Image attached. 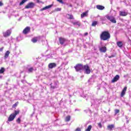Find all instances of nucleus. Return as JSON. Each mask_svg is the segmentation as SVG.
Instances as JSON below:
<instances>
[{"label":"nucleus","instance_id":"obj_1","mask_svg":"<svg viewBox=\"0 0 131 131\" xmlns=\"http://www.w3.org/2000/svg\"><path fill=\"white\" fill-rule=\"evenodd\" d=\"M110 37L111 35L108 31H103L100 35L101 40H108Z\"/></svg>","mask_w":131,"mask_h":131},{"label":"nucleus","instance_id":"obj_2","mask_svg":"<svg viewBox=\"0 0 131 131\" xmlns=\"http://www.w3.org/2000/svg\"><path fill=\"white\" fill-rule=\"evenodd\" d=\"M83 71H84V73H85V74H90L91 73V69L89 66L85 65L83 66Z\"/></svg>","mask_w":131,"mask_h":131},{"label":"nucleus","instance_id":"obj_3","mask_svg":"<svg viewBox=\"0 0 131 131\" xmlns=\"http://www.w3.org/2000/svg\"><path fill=\"white\" fill-rule=\"evenodd\" d=\"M105 17L107 19V20H109V21L112 22V23H116V19H115V17H114V16L107 15L105 16Z\"/></svg>","mask_w":131,"mask_h":131},{"label":"nucleus","instance_id":"obj_4","mask_svg":"<svg viewBox=\"0 0 131 131\" xmlns=\"http://www.w3.org/2000/svg\"><path fill=\"white\" fill-rule=\"evenodd\" d=\"M74 68L76 71L78 72V71H81V70H83V66H82V64H77L75 67H74Z\"/></svg>","mask_w":131,"mask_h":131},{"label":"nucleus","instance_id":"obj_5","mask_svg":"<svg viewBox=\"0 0 131 131\" xmlns=\"http://www.w3.org/2000/svg\"><path fill=\"white\" fill-rule=\"evenodd\" d=\"M35 6V4L34 3L31 2L28 4V5L25 6V9H33Z\"/></svg>","mask_w":131,"mask_h":131},{"label":"nucleus","instance_id":"obj_6","mask_svg":"<svg viewBox=\"0 0 131 131\" xmlns=\"http://www.w3.org/2000/svg\"><path fill=\"white\" fill-rule=\"evenodd\" d=\"M27 69L28 70V73H32L35 70L33 67H30V65L27 66Z\"/></svg>","mask_w":131,"mask_h":131},{"label":"nucleus","instance_id":"obj_7","mask_svg":"<svg viewBox=\"0 0 131 131\" xmlns=\"http://www.w3.org/2000/svg\"><path fill=\"white\" fill-rule=\"evenodd\" d=\"M11 30H7L6 32L3 33V36L4 37H8V36H10L11 35Z\"/></svg>","mask_w":131,"mask_h":131},{"label":"nucleus","instance_id":"obj_8","mask_svg":"<svg viewBox=\"0 0 131 131\" xmlns=\"http://www.w3.org/2000/svg\"><path fill=\"white\" fill-rule=\"evenodd\" d=\"M57 66V64L55 62L50 63L48 65V67L49 69H53V68H55Z\"/></svg>","mask_w":131,"mask_h":131},{"label":"nucleus","instance_id":"obj_9","mask_svg":"<svg viewBox=\"0 0 131 131\" xmlns=\"http://www.w3.org/2000/svg\"><path fill=\"white\" fill-rule=\"evenodd\" d=\"M30 31V27H27L23 31L24 34H27Z\"/></svg>","mask_w":131,"mask_h":131},{"label":"nucleus","instance_id":"obj_10","mask_svg":"<svg viewBox=\"0 0 131 131\" xmlns=\"http://www.w3.org/2000/svg\"><path fill=\"white\" fill-rule=\"evenodd\" d=\"M120 78L119 75H116L114 78L112 80V83H114V82H116V81H117V80H118Z\"/></svg>","mask_w":131,"mask_h":131},{"label":"nucleus","instance_id":"obj_11","mask_svg":"<svg viewBox=\"0 0 131 131\" xmlns=\"http://www.w3.org/2000/svg\"><path fill=\"white\" fill-rule=\"evenodd\" d=\"M99 51L101 52V53H106L107 51V48L106 47H102L99 48Z\"/></svg>","mask_w":131,"mask_h":131},{"label":"nucleus","instance_id":"obj_12","mask_svg":"<svg viewBox=\"0 0 131 131\" xmlns=\"http://www.w3.org/2000/svg\"><path fill=\"white\" fill-rule=\"evenodd\" d=\"M15 116H14L13 114H11L8 118V121H13L14 119H15Z\"/></svg>","mask_w":131,"mask_h":131},{"label":"nucleus","instance_id":"obj_13","mask_svg":"<svg viewBox=\"0 0 131 131\" xmlns=\"http://www.w3.org/2000/svg\"><path fill=\"white\" fill-rule=\"evenodd\" d=\"M126 90H127V87L125 86L123 90L122 91L121 94V97H123L124 95H125V93H126Z\"/></svg>","mask_w":131,"mask_h":131},{"label":"nucleus","instance_id":"obj_14","mask_svg":"<svg viewBox=\"0 0 131 131\" xmlns=\"http://www.w3.org/2000/svg\"><path fill=\"white\" fill-rule=\"evenodd\" d=\"M53 7V5H48L47 6H46L45 7H43V8L40 9L41 11H45V10H48V9H51V7Z\"/></svg>","mask_w":131,"mask_h":131},{"label":"nucleus","instance_id":"obj_15","mask_svg":"<svg viewBox=\"0 0 131 131\" xmlns=\"http://www.w3.org/2000/svg\"><path fill=\"white\" fill-rule=\"evenodd\" d=\"M72 24H73V25L78 26V27H79V26H80L81 25L80 23L77 20H75L74 21H73Z\"/></svg>","mask_w":131,"mask_h":131},{"label":"nucleus","instance_id":"obj_16","mask_svg":"<svg viewBox=\"0 0 131 131\" xmlns=\"http://www.w3.org/2000/svg\"><path fill=\"white\" fill-rule=\"evenodd\" d=\"M120 16H127V12L125 11H120Z\"/></svg>","mask_w":131,"mask_h":131},{"label":"nucleus","instance_id":"obj_17","mask_svg":"<svg viewBox=\"0 0 131 131\" xmlns=\"http://www.w3.org/2000/svg\"><path fill=\"white\" fill-rule=\"evenodd\" d=\"M96 8L98 10H104L105 9V7L102 6V5H97Z\"/></svg>","mask_w":131,"mask_h":131},{"label":"nucleus","instance_id":"obj_18","mask_svg":"<svg viewBox=\"0 0 131 131\" xmlns=\"http://www.w3.org/2000/svg\"><path fill=\"white\" fill-rule=\"evenodd\" d=\"M113 128H114V125L112 124V125H108L107 126V129H108V130L111 131V130H112V129H113Z\"/></svg>","mask_w":131,"mask_h":131},{"label":"nucleus","instance_id":"obj_19","mask_svg":"<svg viewBox=\"0 0 131 131\" xmlns=\"http://www.w3.org/2000/svg\"><path fill=\"white\" fill-rule=\"evenodd\" d=\"M39 39V37H36L33 39H32V42L35 43L37 42V40Z\"/></svg>","mask_w":131,"mask_h":131},{"label":"nucleus","instance_id":"obj_20","mask_svg":"<svg viewBox=\"0 0 131 131\" xmlns=\"http://www.w3.org/2000/svg\"><path fill=\"white\" fill-rule=\"evenodd\" d=\"M117 45L119 48H122V46H123V43L122 41H118L117 42Z\"/></svg>","mask_w":131,"mask_h":131},{"label":"nucleus","instance_id":"obj_21","mask_svg":"<svg viewBox=\"0 0 131 131\" xmlns=\"http://www.w3.org/2000/svg\"><path fill=\"white\" fill-rule=\"evenodd\" d=\"M19 113H20V111L19 110H17L14 111V113L12 114L14 116H17V115H18V114H19Z\"/></svg>","mask_w":131,"mask_h":131},{"label":"nucleus","instance_id":"obj_22","mask_svg":"<svg viewBox=\"0 0 131 131\" xmlns=\"http://www.w3.org/2000/svg\"><path fill=\"white\" fill-rule=\"evenodd\" d=\"M59 42L61 45H63L65 42V39L63 38H59Z\"/></svg>","mask_w":131,"mask_h":131},{"label":"nucleus","instance_id":"obj_23","mask_svg":"<svg viewBox=\"0 0 131 131\" xmlns=\"http://www.w3.org/2000/svg\"><path fill=\"white\" fill-rule=\"evenodd\" d=\"M9 55H10V51H7L5 54V56H4L5 59H7V58L9 57Z\"/></svg>","mask_w":131,"mask_h":131},{"label":"nucleus","instance_id":"obj_24","mask_svg":"<svg viewBox=\"0 0 131 131\" xmlns=\"http://www.w3.org/2000/svg\"><path fill=\"white\" fill-rule=\"evenodd\" d=\"M86 16H88V12H84L82 14H81V18L86 17Z\"/></svg>","mask_w":131,"mask_h":131},{"label":"nucleus","instance_id":"obj_25","mask_svg":"<svg viewBox=\"0 0 131 131\" xmlns=\"http://www.w3.org/2000/svg\"><path fill=\"white\" fill-rule=\"evenodd\" d=\"M70 119H71V117L70 116H67L66 118V121H70Z\"/></svg>","mask_w":131,"mask_h":131},{"label":"nucleus","instance_id":"obj_26","mask_svg":"<svg viewBox=\"0 0 131 131\" xmlns=\"http://www.w3.org/2000/svg\"><path fill=\"white\" fill-rule=\"evenodd\" d=\"M67 17L69 19H74V18L73 17V15H72L67 14Z\"/></svg>","mask_w":131,"mask_h":131},{"label":"nucleus","instance_id":"obj_27","mask_svg":"<svg viewBox=\"0 0 131 131\" xmlns=\"http://www.w3.org/2000/svg\"><path fill=\"white\" fill-rule=\"evenodd\" d=\"M28 0H23L20 3H19V6H22L25 3H26Z\"/></svg>","mask_w":131,"mask_h":131},{"label":"nucleus","instance_id":"obj_28","mask_svg":"<svg viewBox=\"0 0 131 131\" xmlns=\"http://www.w3.org/2000/svg\"><path fill=\"white\" fill-rule=\"evenodd\" d=\"M5 72V68H1L0 69V74H2Z\"/></svg>","mask_w":131,"mask_h":131},{"label":"nucleus","instance_id":"obj_29","mask_svg":"<svg viewBox=\"0 0 131 131\" xmlns=\"http://www.w3.org/2000/svg\"><path fill=\"white\" fill-rule=\"evenodd\" d=\"M91 129H92V125H90L88 127L85 131H91Z\"/></svg>","mask_w":131,"mask_h":131},{"label":"nucleus","instance_id":"obj_30","mask_svg":"<svg viewBox=\"0 0 131 131\" xmlns=\"http://www.w3.org/2000/svg\"><path fill=\"white\" fill-rule=\"evenodd\" d=\"M97 22L95 21H93L92 23V26H96V25H97Z\"/></svg>","mask_w":131,"mask_h":131},{"label":"nucleus","instance_id":"obj_31","mask_svg":"<svg viewBox=\"0 0 131 131\" xmlns=\"http://www.w3.org/2000/svg\"><path fill=\"white\" fill-rule=\"evenodd\" d=\"M16 122H17V123H21V119H20V118H18L17 120H16Z\"/></svg>","mask_w":131,"mask_h":131},{"label":"nucleus","instance_id":"obj_32","mask_svg":"<svg viewBox=\"0 0 131 131\" xmlns=\"http://www.w3.org/2000/svg\"><path fill=\"white\" fill-rule=\"evenodd\" d=\"M98 125L100 128H102V124L101 123H98Z\"/></svg>","mask_w":131,"mask_h":131},{"label":"nucleus","instance_id":"obj_33","mask_svg":"<svg viewBox=\"0 0 131 131\" xmlns=\"http://www.w3.org/2000/svg\"><path fill=\"white\" fill-rule=\"evenodd\" d=\"M115 114H117L118 113H119V110H115Z\"/></svg>","mask_w":131,"mask_h":131},{"label":"nucleus","instance_id":"obj_34","mask_svg":"<svg viewBox=\"0 0 131 131\" xmlns=\"http://www.w3.org/2000/svg\"><path fill=\"white\" fill-rule=\"evenodd\" d=\"M57 2H59L60 4H64V2H63L62 0H57Z\"/></svg>","mask_w":131,"mask_h":131},{"label":"nucleus","instance_id":"obj_35","mask_svg":"<svg viewBox=\"0 0 131 131\" xmlns=\"http://www.w3.org/2000/svg\"><path fill=\"white\" fill-rule=\"evenodd\" d=\"M55 10L57 11V12H59L61 11V8H56Z\"/></svg>","mask_w":131,"mask_h":131},{"label":"nucleus","instance_id":"obj_36","mask_svg":"<svg viewBox=\"0 0 131 131\" xmlns=\"http://www.w3.org/2000/svg\"><path fill=\"white\" fill-rule=\"evenodd\" d=\"M76 131H81V129L80 128H77Z\"/></svg>","mask_w":131,"mask_h":131},{"label":"nucleus","instance_id":"obj_37","mask_svg":"<svg viewBox=\"0 0 131 131\" xmlns=\"http://www.w3.org/2000/svg\"><path fill=\"white\" fill-rule=\"evenodd\" d=\"M114 57V55H111V56H109L108 58H113Z\"/></svg>","mask_w":131,"mask_h":131},{"label":"nucleus","instance_id":"obj_38","mask_svg":"<svg viewBox=\"0 0 131 131\" xmlns=\"http://www.w3.org/2000/svg\"><path fill=\"white\" fill-rule=\"evenodd\" d=\"M3 50H4V48H0V52H3Z\"/></svg>","mask_w":131,"mask_h":131},{"label":"nucleus","instance_id":"obj_39","mask_svg":"<svg viewBox=\"0 0 131 131\" xmlns=\"http://www.w3.org/2000/svg\"><path fill=\"white\" fill-rule=\"evenodd\" d=\"M3 4L1 2H0V7H2L3 6Z\"/></svg>","mask_w":131,"mask_h":131},{"label":"nucleus","instance_id":"obj_40","mask_svg":"<svg viewBox=\"0 0 131 131\" xmlns=\"http://www.w3.org/2000/svg\"><path fill=\"white\" fill-rule=\"evenodd\" d=\"M88 32L85 33H84L85 36H86V35H88Z\"/></svg>","mask_w":131,"mask_h":131},{"label":"nucleus","instance_id":"obj_41","mask_svg":"<svg viewBox=\"0 0 131 131\" xmlns=\"http://www.w3.org/2000/svg\"><path fill=\"white\" fill-rule=\"evenodd\" d=\"M88 81H89L90 84H92V83H90V81H92V79H90Z\"/></svg>","mask_w":131,"mask_h":131},{"label":"nucleus","instance_id":"obj_42","mask_svg":"<svg viewBox=\"0 0 131 131\" xmlns=\"http://www.w3.org/2000/svg\"><path fill=\"white\" fill-rule=\"evenodd\" d=\"M55 86H51V89H55Z\"/></svg>","mask_w":131,"mask_h":131},{"label":"nucleus","instance_id":"obj_43","mask_svg":"<svg viewBox=\"0 0 131 131\" xmlns=\"http://www.w3.org/2000/svg\"><path fill=\"white\" fill-rule=\"evenodd\" d=\"M37 3H39V0H37Z\"/></svg>","mask_w":131,"mask_h":131},{"label":"nucleus","instance_id":"obj_44","mask_svg":"<svg viewBox=\"0 0 131 131\" xmlns=\"http://www.w3.org/2000/svg\"><path fill=\"white\" fill-rule=\"evenodd\" d=\"M2 77H3V76H0V78H2Z\"/></svg>","mask_w":131,"mask_h":131},{"label":"nucleus","instance_id":"obj_45","mask_svg":"<svg viewBox=\"0 0 131 131\" xmlns=\"http://www.w3.org/2000/svg\"><path fill=\"white\" fill-rule=\"evenodd\" d=\"M84 98H86V96H85H85H84Z\"/></svg>","mask_w":131,"mask_h":131},{"label":"nucleus","instance_id":"obj_46","mask_svg":"<svg viewBox=\"0 0 131 131\" xmlns=\"http://www.w3.org/2000/svg\"><path fill=\"white\" fill-rule=\"evenodd\" d=\"M14 106H16V104H14Z\"/></svg>","mask_w":131,"mask_h":131},{"label":"nucleus","instance_id":"obj_47","mask_svg":"<svg viewBox=\"0 0 131 131\" xmlns=\"http://www.w3.org/2000/svg\"><path fill=\"white\" fill-rule=\"evenodd\" d=\"M7 122V123H9V122Z\"/></svg>","mask_w":131,"mask_h":131}]
</instances>
